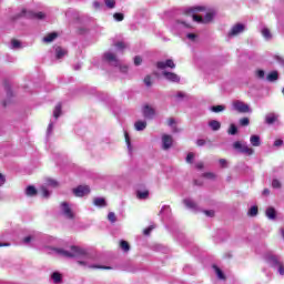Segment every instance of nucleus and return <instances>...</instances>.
<instances>
[{"label": "nucleus", "instance_id": "obj_1", "mask_svg": "<svg viewBox=\"0 0 284 284\" xmlns=\"http://www.w3.org/2000/svg\"><path fill=\"white\" fill-rule=\"evenodd\" d=\"M58 254H61V256H65L67 258L83 257L84 261H78L79 265H84V267H90L91 270H110V267L103 266V265H91L90 256L88 255V252H85V250L78 246H71L70 251L58 250Z\"/></svg>", "mask_w": 284, "mask_h": 284}, {"label": "nucleus", "instance_id": "obj_2", "mask_svg": "<svg viewBox=\"0 0 284 284\" xmlns=\"http://www.w3.org/2000/svg\"><path fill=\"white\" fill-rule=\"evenodd\" d=\"M199 12H205V7H192L187 10L189 14H192L193 21L196 23H210L214 19V13L212 12H206V14L199 16Z\"/></svg>", "mask_w": 284, "mask_h": 284}, {"label": "nucleus", "instance_id": "obj_3", "mask_svg": "<svg viewBox=\"0 0 284 284\" xmlns=\"http://www.w3.org/2000/svg\"><path fill=\"white\" fill-rule=\"evenodd\" d=\"M266 262L270 263L273 267H277L278 273L281 276H284V266L283 263L278 260V256L274 255L273 253H267L265 255Z\"/></svg>", "mask_w": 284, "mask_h": 284}, {"label": "nucleus", "instance_id": "obj_4", "mask_svg": "<svg viewBox=\"0 0 284 284\" xmlns=\"http://www.w3.org/2000/svg\"><path fill=\"white\" fill-rule=\"evenodd\" d=\"M231 110H233V112H240V114H247L252 112L250 105L241 100H234L232 102Z\"/></svg>", "mask_w": 284, "mask_h": 284}, {"label": "nucleus", "instance_id": "obj_5", "mask_svg": "<svg viewBox=\"0 0 284 284\" xmlns=\"http://www.w3.org/2000/svg\"><path fill=\"white\" fill-rule=\"evenodd\" d=\"M60 213L62 216H64V219H69L70 221L74 219V211L72 210V206L68 204V202H62L60 204Z\"/></svg>", "mask_w": 284, "mask_h": 284}, {"label": "nucleus", "instance_id": "obj_6", "mask_svg": "<svg viewBox=\"0 0 284 284\" xmlns=\"http://www.w3.org/2000/svg\"><path fill=\"white\" fill-rule=\"evenodd\" d=\"M58 186H59V182L52 179H47L45 185H42L40 187V194H42L44 199H48V196H50V191L48 190V187H58Z\"/></svg>", "mask_w": 284, "mask_h": 284}, {"label": "nucleus", "instance_id": "obj_7", "mask_svg": "<svg viewBox=\"0 0 284 284\" xmlns=\"http://www.w3.org/2000/svg\"><path fill=\"white\" fill-rule=\"evenodd\" d=\"M233 148L235 150H240L242 154H246L247 156H252L254 154V149L247 146V144H243L241 142H234Z\"/></svg>", "mask_w": 284, "mask_h": 284}, {"label": "nucleus", "instance_id": "obj_8", "mask_svg": "<svg viewBox=\"0 0 284 284\" xmlns=\"http://www.w3.org/2000/svg\"><path fill=\"white\" fill-rule=\"evenodd\" d=\"M142 114L144 119H154V116H156V110H154L152 105L145 104L142 108Z\"/></svg>", "mask_w": 284, "mask_h": 284}, {"label": "nucleus", "instance_id": "obj_9", "mask_svg": "<svg viewBox=\"0 0 284 284\" xmlns=\"http://www.w3.org/2000/svg\"><path fill=\"white\" fill-rule=\"evenodd\" d=\"M74 196H87V194H90V186L88 185H80L75 189H73Z\"/></svg>", "mask_w": 284, "mask_h": 284}, {"label": "nucleus", "instance_id": "obj_10", "mask_svg": "<svg viewBox=\"0 0 284 284\" xmlns=\"http://www.w3.org/2000/svg\"><path fill=\"white\" fill-rule=\"evenodd\" d=\"M242 32H245V26L237 23L232 27L231 31L229 32V37H239Z\"/></svg>", "mask_w": 284, "mask_h": 284}, {"label": "nucleus", "instance_id": "obj_11", "mask_svg": "<svg viewBox=\"0 0 284 284\" xmlns=\"http://www.w3.org/2000/svg\"><path fill=\"white\" fill-rule=\"evenodd\" d=\"M104 59L105 61L111 63V65H115V68L121 65V62L119 61V59H116V55L112 52L104 53Z\"/></svg>", "mask_w": 284, "mask_h": 284}, {"label": "nucleus", "instance_id": "obj_12", "mask_svg": "<svg viewBox=\"0 0 284 284\" xmlns=\"http://www.w3.org/2000/svg\"><path fill=\"white\" fill-rule=\"evenodd\" d=\"M159 70H165L166 68H171V70H174L176 68V64H174L173 60H165V61H160L156 64Z\"/></svg>", "mask_w": 284, "mask_h": 284}, {"label": "nucleus", "instance_id": "obj_13", "mask_svg": "<svg viewBox=\"0 0 284 284\" xmlns=\"http://www.w3.org/2000/svg\"><path fill=\"white\" fill-rule=\"evenodd\" d=\"M172 143H174V140L171 135L164 134L162 135V148L163 150H170L172 148Z\"/></svg>", "mask_w": 284, "mask_h": 284}, {"label": "nucleus", "instance_id": "obj_14", "mask_svg": "<svg viewBox=\"0 0 284 284\" xmlns=\"http://www.w3.org/2000/svg\"><path fill=\"white\" fill-rule=\"evenodd\" d=\"M163 77L166 81H171L172 83H179L181 81V78H179L176 73L164 71Z\"/></svg>", "mask_w": 284, "mask_h": 284}, {"label": "nucleus", "instance_id": "obj_15", "mask_svg": "<svg viewBox=\"0 0 284 284\" xmlns=\"http://www.w3.org/2000/svg\"><path fill=\"white\" fill-rule=\"evenodd\" d=\"M134 128L138 132H143L148 128V122L145 120H139L134 123Z\"/></svg>", "mask_w": 284, "mask_h": 284}, {"label": "nucleus", "instance_id": "obj_16", "mask_svg": "<svg viewBox=\"0 0 284 284\" xmlns=\"http://www.w3.org/2000/svg\"><path fill=\"white\" fill-rule=\"evenodd\" d=\"M278 119V115L276 113H268L265 116V123L268 125H272V123H276V120Z\"/></svg>", "mask_w": 284, "mask_h": 284}, {"label": "nucleus", "instance_id": "obj_17", "mask_svg": "<svg viewBox=\"0 0 284 284\" xmlns=\"http://www.w3.org/2000/svg\"><path fill=\"white\" fill-rule=\"evenodd\" d=\"M24 17H31V19H43V17H45V14H43V12H38V13H34V12H26L23 13Z\"/></svg>", "mask_w": 284, "mask_h": 284}, {"label": "nucleus", "instance_id": "obj_18", "mask_svg": "<svg viewBox=\"0 0 284 284\" xmlns=\"http://www.w3.org/2000/svg\"><path fill=\"white\" fill-rule=\"evenodd\" d=\"M250 142H251V145H253V148H258L261 145V136L251 135Z\"/></svg>", "mask_w": 284, "mask_h": 284}, {"label": "nucleus", "instance_id": "obj_19", "mask_svg": "<svg viewBox=\"0 0 284 284\" xmlns=\"http://www.w3.org/2000/svg\"><path fill=\"white\" fill-rule=\"evenodd\" d=\"M57 37H59V33L58 32H52V33L47 34L43 38V41H44V43H52V41H54V39H57Z\"/></svg>", "mask_w": 284, "mask_h": 284}, {"label": "nucleus", "instance_id": "obj_20", "mask_svg": "<svg viewBox=\"0 0 284 284\" xmlns=\"http://www.w3.org/2000/svg\"><path fill=\"white\" fill-rule=\"evenodd\" d=\"M93 204L97 205V207H105V199L103 197H94Z\"/></svg>", "mask_w": 284, "mask_h": 284}, {"label": "nucleus", "instance_id": "obj_21", "mask_svg": "<svg viewBox=\"0 0 284 284\" xmlns=\"http://www.w3.org/2000/svg\"><path fill=\"white\" fill-rule=\"evenodd\" d=\"M136 196L138 199H140L141 201L148 199L150 196V191L144 190V191H138L136 192Z\"/></svg>", "mask_w": 284, "mask_h": 284}, {"label": "nucleus", "instance_id": "obj_22", "mask_svg": "<svg viewBox=\"0 0 284 284\" xmlns=\"http://www.w3.org/2000/svg\"><path fill=\"white\" fill-rule=\"evenodd\" d=\"M209 125L211 126V129L216 132L219 130H221V122L216 121V120H212L209 122Z\"/></svg>", "mask_w": 284, "mask_h": 284}, {"label": "nucleus", "instance_id": "obj_23", "mask_svg": "<svg viewBox=\"0 0 284 284\" xmlns=\"http://www.w3.org/2000/svg\"><path fill=\"white\" fill-rule=\"evenodd\" d=\"M65 54H68V51H65V49H61V47H58L55 49L57 59H63V57H65Z\"/></svg>", "mask_w": 284, "mask_h": 284}, {"label": "nucleus", "instance_id": "obj_24", "mask_svg": "<svg viewBox=\"0 0 284 284\" xmlns=\"http://www.w3.org/2000/svg\"><path fill=\"white\" fill-rule=\"evenodd\" d=\"M213 270H214L217 278H220V281H225V274H223V271H221V268H219V266L214 265Z\"/></svg>", "mask_w": 284, "mask_h": 284}, {"label": "nucleus", "instance_id": "obj_25", "mask_svg": "<svg viewBox=\"0 0 284 284\" xmlns=\"http://www.w3.org/2000/svg\"><path fill=\"white\" fill-rule=\"evenodd\" d=\"M184 205L189 207V210H196V203L192 201L191 199L184 200Z\"/></svg>", "mask_w": 284, "mask_h": 284}, {"label": "nucleus", "instance_id": "obj_26", "mask_svg": "<svg viewBox=\"0 0 284 284\" xmlns=\"http://www.w3.org/2000/svg\"><path fill=\"white\" fill-rule=\"evenodd\" d=\"M261 32L266 41H270V39H272V32L270 31V29L264 27Z\"/></svg>", "mask_w": 284, "mask_h": 284}, {"label": "nucleus", "instance_id": "obj_27", "mask_svg": "<svg viewBox=\"0 0 284 284\" xmlns=\"http://www.w3.org/2000/svg\"><path fill=\"white\" fill-rule=\"evenodd\" d=\"M266 216L267 219H272V220L276 219V210H274V207H268L266 210Z\"/></svg>", "mask_w": 284, "mask_h": 284}, {"label": "nucleus", "instance_id": "obj_28", "mask_svg": "<svg viewBox=\"0 0 284 284\" xmlns=\"http://www.w3.org/2000/svg\"><path fill=\"white\" fill-rule=\"evenodd\" d=\"M26 194H27V196H36L37 189L34 186L30 185L26 189Z\"/></svg>", "mask_w": 284, "mask_h": 284}, {"label": "nucleus", "instance_id": "obj_29", "mask_svg": "<svg viewBox=\"0 0 284 284\" xmlns=\"http://www.w3.org/2000/svg\"><path fill=\"white\" fill-rule=\"evenodd\" d=\"M51 278H52L53 283H61L63 277L61 276V273L54 272V273H52Z\"/></svg>", "mask_w": 284, "mask_h": 284}, {"label": "nucleus", "instance_id": "obj_30", "mask_svg": "<svg viewBox=\"0 0 284 284\" xmlns=\"http://www.w3.org/2000/svg\"><path fill=\"white\" fill-rule=\"evenodd\" d=\"M168 126L172 128V132H179V130H176V121L172 118H170L168 120Z\"/></svg>", "mask_w": 284, "mask_h": 284}, {"label": "nucleus", "instance_id": "obj_31", "mask_svg": "<svg viewBox=\"0 0 284 284\" xmlns=\"http://www.w3.org/2000/svg\"><path fill=\"white\" fill-rule=\"evenodd\" d=\"M277 79H278V72L276 71H272L267 75V81H276Z\"/></svg>", "mask_w": 284, "mask_h": 284}, {"label": "nucleus", "instance_id": "obj_32", "mask_svg": "<svg viewBox=\"0 0 284 284\" xmlns=\"http://www.w3.org/2000/svg\"><path fill=\"white\" fill-rule=\"evenodd\" d=\"M53 116L54 119H59L61 116V104H58L53 110Z\"/></svg>", "mask_w": 284, "mask_h": 284}, {"label": "nucleus", "instance_id": "obj_33", "mask_svg": "<svg viewBox=\"0 0 284 284\" xmlns=\"http://www.w3.org/2000/svg\"><path fill=\"white\" fill-rule=\"evenodd\" d=\"M120 247L123 250V252H130V244L125 241L120 242Z\"/></svg>", "mask_w": 284, "mask_h": 284}, {"label": "nucleus", "instance_id": "obj_34", "mask_svg": "<svg viewBox=\"0 0 284 284\" xmlns=\"http://www.w3.org/2000/svg\"><path fill=\"white\" fill-rule=\"evenodd\" d=\"M212 112L219 113L225 110V105H215L211 108Z\"/></svg>", "mask_w": 284, "mask_h": 284}, {"label": "nucleus", "instance_id": "obj_35", "mask_svg": "<svg viewBox=\"0 0 284 284\" xmlns=\"http://www.w3.org/2000/svg\"><path fill=\"white\" fill-rule=\"evenodd\" d=\"M104 3L106 6V8H114V6H116V0H104Z\"/></svg>", "mask_w": 284, "mask_h": 284}, {"label": "nucleus", "instance_id": "obj_36", "mask_svg": "<svg viewBox=\"0 0 284 284\" xmlns=\"http://www.w3.org/2000/svg\"><path fill=\"white\" fill-rule=\"evenodd\" d=\"M11 48H12L13 50H17V49L21 48V42L18 41V40H12V41H11Z\"/></svg>", "mask_w": 284, "mask_h": 284}, {"label": "nucleus", "instance_id": "obj_37", "mask_svg": "<svg viewBox=\"0 0 284 284\" xmlns=\"http://www.w3.org/2000/svg\"><path fill=\"white\" fill-rule=\"evenodd\" d=\"M250 216H256L258 214V207L252 206L248 211Z\"/></svg>", "mask_w": 284, "mask_h": 284}, {"label": "nucleus", "instance_id": "obj_38", "mask_svg": "<svg viewBox=\"0 0 284 284\" xmlns=\"http://www.w3.org/2000/svg\"><path fill=\"white\" fill-rule=\"evenodd\" d=\"M108 219L111 223H116V215L114 214V212H110L108 214Z\"/></svg>", "mask_w": 284, "mask_h": 284}, {"label": "nucleus", "instance_id": "obj_39", "mask_svg": "<svg viewBox=\"0 0 284 284\" xmlns=\"http://www.w3.org/2000/svg\"><path fill=\"white\" fill-rule=\"evenodd\" d=\"M236 132H239V129H236V125L231 124L230 129H229V134L234 135V134H236Z\"/></svg>", "mask_w": 284, "mask_h": 284}, {"label": "nucleus", "instance_id": "obj_40", "mask_svg": "<svg viewBox=\"0 0 284 284\" xmlns=\"http://www.w3.org/2000/svg\"><path fill=\"white\" fill-rule=\"evenodd\" d=\"M125 136V143L128 145L129 150H132V144L130 143V135L128 134V132L124 133Z\"/></svg>", "mask_w": 284, "mask_h": 284}, {"label": "nucleus", "instance_id": "obj_41", "mask_svg": "<svg viewBox=\"0 0 284 284\" xmlns=\"http://www.w3.org/2000/svg\"><path fill=\"white\" fill-rule=\"evenodd\" d=\"M272 187H274L275 190H278L281 187V181L273 180Z\"/></svg>", "mask_w": 284, "mask_h": 284}, {"label": "nucleus", "instance_id": "obj_42", "mask_svg": "<svg viewBox=\"0 0 284 284\" xmlns=\"http://www.w3.org/2000/svg\"><path fill=\"white\" fill-rule=\"evenodd\" d=\"M240 125H250V119L248 118H243L240 120Z\"/></svg>", "mask_w": 284, "mask_h": 284}, {"label": "nucleus", "instance_id": "obj_43", "mask_svg": "<svg viewBox=\"0 0 284 284\" xmlns=\"http://www.w3.org/2000/svg\"><path fill=\"white\" fill-rule=\"evenodd\" d=\"M255 74L257 79H265V71L263 70H257Z\"/></svg>", "mask_w": 284, "mask_h": 284}, {"label": "nucleus", "instance_id": "obj_44", "mask_svg": "<svg viewBox=\"0 0 284 284\" xmlns=\"http://www.w3.org/2000/svg\"><path fill=\"white\" fill-rule=\"evenodd\" d=\"M128 45L125 44V42H118V43H115V48H118V50H123Z\"/></svg>", "mask_w": 284, "mask_h": 284}, {"label": "nucleus", "instance_id": "obj_45", "mask_svg": "<svg viewBox=\"0 0 284 284\" xmlns=\"http://www.w3.org/2000/svg\"><path fill=\"white\" fill-rule=\"evenodd\" d=\"M113 19L115 21H123V13H114Z\"/></svg>", "mask_w": 284, "mask_h": 284}, {"label": "nucleus", "instance_id": "obj_46", "mask_svg": "<svg viewBox=\"0 0 284 284\" xmlns=\"http://www.w3.org/2000/svg\"><path fill=\"white\" fill-rule=\"evenodd\" d=\"M192 161H194V153H189L186 156V162L192 163Z\"/></svg>", "mask_w": 284, "mask_h": 284}, {"label": "nucleus", "instance_id": "obj_47", "mask_svg": "<svg viewBox=\"0 0 284 284\" xmlns=\"http://www.w3.org/2000/svg\"><path fill=\"white\" fill-rule=\"evenodd\" d=\"M153 230H154V226L151 225V226H149L148 229H145V230L143 231V233L145 234V236H148V235H150V232H152Z\"/></svg>", "mask_w": 284, "mask_h": 284}, {"label": "nucleus", "instance_id": "obj_48", "mask_svg": "<svg viewBox=\"0 0 284 284\" xmlns=\"http://www.w3.org/2000/svg\"><path fill=\"white\" fill-rule=\"evenodd\" d=\"M219 163H220L221 168H227V160L220 159Z\"/></svg>", "mask_w": 284, "mask_h": 284}, {"label": "nucleus", "instance_id": "obj_49", "mask_svg": "<svg viewBox=\"0 0 284 284\" xmlns=\"http://www.w3.org/2000/svg\"><path fill=\"white\" fill-rule=\"evenodd\" d=\"M6 184V175L0 173V187Z\"/></svg>", "mask_w": 284, "mask_h": 284}, {"label": "nucleus", "instance_id": "obj_50", "mask_svg": "<svg viewBox=\"0 0 284 284\" xmlns=\"http://www.w3.org/2000/svg\"><path fill=\"white\" fill-rule=\"evenodd\" d=\"M142 62H143V59H141V57H135L134 58V65H139Z\"/></svg>", "mask_w": 284, "mask_h": 284}, {"label": "nucleus", "instance_id": "obj_51", "mask_svg": "<svg viewBox=\"0 0 284 284\" xmlns=\"http://www.w3.org/2000/svg\"><path fill=\"white\" fill-rule=\"evenodd\" d=\"M204 176L206 179H216V174H214V173H205Z\"/></svg>", "mask_w": 284, "mask_h": 284}, {"label": "nucleus", "instance_id": "obj_52", "mask_svg": "<svg viewBox=\"0 0 284 284\" xmlns=\"http://www.w3.org/2000/svg\"><path fill=\"white\" fill-rule=\"evenodd\" d=\"M144 83H145V85H152V81H151L150 75H148V77L144 79Z\"/></svg>", "mask_w": 284, "mask_h": 284}, {"label": "nucleus", "instance_id": "obj_53", "mask_svg": "<svg viewBox=\"0 0 284 284\" xmlns=\"http://www.w3.org/2000/svg\"><path fill=\"white\" fill-rule=\"evenodd\" d=\"M274 145L275 148H281V145H283V140H275Z\"/></svg>", "mask_w": 284, "mask_h": 284}, {"label": "nucleus", "instance_id": "obj_54", "mask_svg": "<svg viewBox=\"0 0 284 284\" xmlns=\"http://www.w3.org/2000/svg\"><path fill=\"white\" fill-rule=\"evenodd\" d=\"M186 37L190 39V41H194L196 39V34L194 33H189Z\"/></svg>", "mask_w": 284, "mask_h": 284}, {"label": "nucleus", "instance_id": "obj_55", "mask_svg": "<svg viewBox=\"0 0 284 284\" xmlns=\"http://www.w3.org/2000/svg\"><path fill=\"white\" fill-rule=\"evenodd\" d=\"M30 241H32V236H27V237L23 239V243L26 245H28V243H30Z\"/></svg>", "mask_w": 284, "mask_h": 284}, {"label": "nucleus", "instance_id": "obj_56", "mask_svg": "<svg viewBox=\"0 0 284 284\" xmlns=\"http://www.w3.org/2000/svg\"><path fill=\"white\" fill-rule=\"evenodd\" d=\"M54 128V123L50 122L49 126H48V134H50V132H52V129Z\"/></svg>", "mask_w": 284, "mask_h": 284}, {"label": "nucleus", "instance_id": "obj_57", "mask_svg": "<svg viewBox=\"0 0 284 284\" xmlns=\"http://www.w3.org/2000/svg\"><path fill=\"white\" fill-rule=\"evenodd\" d=\"M204 214L206 216H214V211H205Z\"/></svg>", "mask_w": 284, "mask_h": 284}, {"label": "nucleus", "instance_id": "obj_58", "mask_svg": "<svg viewBox=\"0 0 284 284\" xmlns=\"http://www.w3.org/2000/svg\"><path fill=\"white\" fill-rule=\"evenodd\" d=\"M197 145L199 146L205 145V140H197Z\"/></svg>", "mask_w": 284, "mask_h": 284}, {"label": "nucleus", "instance_id": "obj_59", "mask_svg": "<svg viewBox=\"0 0 284 284\" xmlns=\"http://www.w3.org/2000/svg\"><path fill=\"white\" fill-rule=\"evenodd\" d=\"M93 8H95V10H99V8H101V4L99 2H93Z\"/></svg>", "mask_w": 284, "mask_h": 284}, {"label": "nucleus", "instance_id": "obj_60", "mask_svg": "<svg viewBox=\"0 0 284 284\" xmlns=\"http://www.w3.org/2000/svg\"><path fill=\"white\" fill-rule=\"evenodd\" d=\"M196 168H197V170H203V162H199V163L196 164Z\"/></svg>", "mask_w": 284, "mask_h": 284}, {"label": "nucleus", "instance_id": "obj_61", "mask_svg": "<svg viewBox=\"0 0 284 284\" xmlns=\"http://www.w3.org/2000/svg\"><path fill=\"white\" fill-rule=\"evenodd\" d=\"M277 61H278V63H281V65H284V60H283V58L277 57Z\"/></svg>", "mask_w": 284, "mask_h": 284}, {"label": "nucleus", "instance_id": "obj_62", "mask_svg": "<svg viewBox=\"0 0 284 284\" xmlns=\"http://www.w3.org/2000/svg\"><path fill=\"white\" fill-rule=\"evenodd\" d=\"M184 97H185V94L183 92L178 93V99H183Z\"/></svg>", "mask_w": 284, "mask_h": 284}, {"label": "nucleus", "instance_id": "obj_63", "mask_svg": "<svg viewBox=\"0 0 284 284\" xmlns=\"http://www.w3.org/2000/svg\"><path fill=\"white\" fill-rule=\"evenodd\" d=\"M120 70L121 72H128V67H122Z\"/></svg>", "mask_w": 284, "mask_h": 284}, {"label": "nucleus", "instance_id": "obj_64", "mask_svg": "<svg viewBox=\"0 0 284 284\" xmlns=\"http://www.w3.org/2000/svg\"><path fill=\"white\" fill-rule=\"evenodd\" d=\"M263 194H264V195L270 194V190H267V189H266V190H264V191H263Z\"/></svg>", "mask_w": 284, "mask_h": 284}]
</instances>
